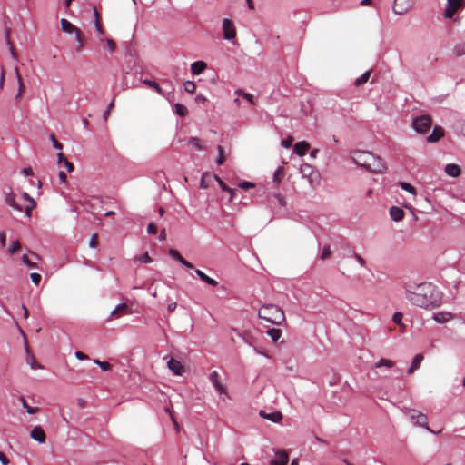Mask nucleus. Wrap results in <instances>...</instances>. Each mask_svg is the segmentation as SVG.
I'll list each match as a JSON object with an SVG mask.
<instances>
[{"mask_svg": "<svg viewBox=\"0 0 465 465\" xmlns=\"http://www.w3.org/2000/svg\"><path fill=\"white\" fill-rule=\"evenodd\" d=\"M404 297L411 304L430 310L439 307L442 302V293L437 286L430 282H405Z\"/></svg>", "mask_w": 465, "mask_h": 465, "instance_id": "nucleus-1", "label": "nucleus"}, {"mask_svg": "<svg viewBox=\"0 0 465 465\" xmlns=\"http://www.w3.org/2000/svg\"><path fill=\"white\" fill-rule=\"evenodd\" d=\"M350 158L356 165L371 173H382L387 169L383 160L371 152L355 150Z\"/></svg>", "mask_w": 465, "mask_h": 465, "instance_id": "nucleus-2", "label": "nucleus"}, {"mask_svg": "<svg viewBox=\"0 0 465 465\" xmlns=\"http://www.w3.org/2000/svg\"><path fill=\"white\" fill-rule=\"evenodd\" d=\"M258 315L261 319L275 325H281L285 322L284 312L279 306L273 304L262 306Z\"/></svg>", "mask_w": 465, "mask_h": 465, "instance_id": "nucleus-3", "label": "nucleus"}, {"mask_svg": "<svg viewBox=\"0 0 465 465\" xmlns=\"http://www.w3.org/2000/svg\"><path fill=\"white\" fill-rule=\"evenodd\" d=\"M209 380L216 392L219 394L221 401L225 402L227 399H230L227 387L222 382L221 377L216 371L210 372Z\"/></svg>", "mask_w": 465, "mask_h": 465, "instance_id": "nucleus-4", "label": "nucleus"}, {"mask_svg": "<svg viewBox=\"0 0 465 465\" xmlns=\"http://www.w3.org/2000/svg\"><path fill=\"white\" fill-rule=\"evenodd\" d=\"M406 414L411 419V420L417 425H420V427L425 428L429 432L435 433L427 423V416L423 414L420 411L408 409L406 411Z\"/></svg>", "mask_w": 465, "mask_h": 465, "instance_id": "nucleus-5", "label": "nucleus"}, {"mask_svg": "<svg viewBox=\"0 0 465 465\" xmlns=\"http://www.w3.org/2000/svg\"><path fill=\"white\" fill-rule=\"evenodd\" d=\"M431 125V118L429 115H420L413 119L412 127L419 134H425Z\"/></svg>", "mask_w": 465, "mask_h": 465, "instance_id": "nucleus-6", "label": "nucleus"}, {"mask_svg": "<svg viewBox=\"0 0 465 465\" xmlns=\"http://www.w3.org/2000/svg\"><path fill=\"white\" fill-rule=\"evenodd\" d=\"M415 5V0H394L392 11L395 15H402L409 12Z\"/></svg>", "mask_w": 465, "mask_h": 465, "instance_id": "nucleus-7", "label": "nucleus"}, {"mask_svg": "<svg viewBox=\"0 0 465 465\" xmlns=\"http://www.w3.org/2000/svg\"><path fill=\"white\" fill-rule=\"evenodd\" d=\"M223 38L232 41L236 37V29L233 22L229 18H224L222 23Z\"/></svg>", "mask_w": 465, "mask_h": 465, "instance_id": "nucleus-8", "label": "nucleus"}, {"mask_svg": "<svg viewBox=\"0 0 465 465\" xmlns=\"http://www.w3.org/2000/svg\"><path fill=\"white\" fill-rule=\"evenodd\" d=\"M464 0H447V6L444 11L446 18H452L455 13L464 6Z\"/></svg>", "mask_w": 465, "mask_h": 465, "instance_id": "nucleus-9", "label": "nucleus"}, {"mask_svg": "<svg viewBox=\"0 0 465 465\" xmlns=\"http://www.w3.org/2000/svg\"><path fill=\"white\" fill-rule=\"evenodd\" d=\"M395 365L394 361L390 360V359H386V358H381L378 361H376L374 364H373V369H374V375L377 376V377H381L382 375L379 373V371L377 370H391V368H393Z\"/></svg>", "mask_w": 465, "mask_h": 465, "instance_id": "nucleus-10", "label": "nucleus"}, {"mask_svg": "<svg viewBox=\"0 0 465 465\" xmlns=\"http://www.w3.org/2000/svg\"><path fill=\"white\" fill-rule=\"evenodd\" d=\"M167 367L173 372V374L176 376H182L185 371V369L181 361L174 358L169 359L167 361Z\"/></svg>", "mask_w": 465, "mask_h": 465, "instance_id": "nucleus-11", "label": "nucleus"}, {"mask_svg": "<svg viewBox=\"0 0 465 465\" xmlns=\"http://www.w3.org/2000/svg\"><path fill=\"white\" fill-rule=\"evenodd\" d=\"M5 202L9 206L18 212L25 211V205L21 203L22 200H20V198L16 199V196L13 193L6 194Z\"/></svg>", "mask_w": 465, "mask_h": 465, "instance_id": "nucleus-12", "label": "nucleus"}, {"mask_svg": "<svg viewBox=\"0 0 465 465\" xmlns=\"http://www.w3.org/2000/svg\"><path fill=\"white\" fill-rule=\"evenodd\" d=\"M30 437L40 444L45 443L46 439L45 430L40 426H35L32 429Z\"/></svg>", "mask_w": 465, "mask_h": 465, "instance_id": "nucleus-13", "label": "nucleus"}, {"mask_svg": "<svg viewBox=\"0 0 465 465\" xmlns=\"http://www.w3.org/2000/svg\"><path fill=\"white\" fill-rule=\"evenodd\" d=\"M289 460V456L286 451L279 450L275 452L274 458L271 460V465H286Z\"/></svg>", "mask_w": 465, "mask_h": 465, "instance_id": "nucleus-14", "label": "nucleus"}, {"mask_svg": "<svg viewBox=\"0 0 465 465\" xmlns=\"http://www.w3.org/2000/svg\"><path fill=\"white\" fill-rule=\"evenodd\" d=\"M20 200L25 201L27 203L25 205V213L27 217L31 216V212L35 206V202L29 196L27 193H24L20 197Z\"/></svg>", "mask_w": 465, "mask_h": 465, "instance_id": "nucleus-15", "label": "nucleus"}, {"mask_svg": "<svg viewBox=\"0 0 465 465\" xmlns=\"http://www.w3.org/2000/svg\"><path fill=\"white\" fill-rule=\"evenodd\" d=\"M433 320L438 323H446L453 318L451 312H437L432 316Z\"/></svg>", "mask_w": 465, "mask_h": 465, "instance_id": "nucleus-16", "label": "nucleus"}, {"mask_svg": "<svg viewBox=\"0 0 465 465\" xmlns=\"http://www.w3.org/2000/svg\"><path fill=\"white\" fill-rule=\"evenodd\" d=\"M444 136V130L441 126H435L432 133L427 137L428 143H436Z\"/></svg>", "mask_w": 465, "mask_h": 465, "instance_id": "nucleus-17", "label": "nucleus"}, {"mask_svg": "<svg viewBox=\"0 0 465 465\" xmlns=\"http://www.w3.org/2000/svg\"><path fill=\"white\" fill-rule=\"evenodd\" d=\"M61 28L64 33L67 34H77L80 29L74 25L70 21L65 18L61 19Z\"/></svg>", "mask_w": 465, "mask_h": 465, "instance_id": "nucleus-18", "label": "nucleus"}, {"mask_svg": "<svg viewBox=\"0 0 465 465\" xmlns=\"http://www.w3.org/2000/svg\"><path fill=\"white\" fill-rule=\"evenodd\" d=\"M207 67V64L203 61H196L191 64V73L193 75L201 74Z\"/></svg>", "mask_w": 465, "mask_h": 465, "instance_id": "nucleus-19", "label": "nucleus"}, {"mask_svg": "<svg viewBox=\"0 0 465 465\" xmlns=\"http://www.w3.org/2000/svg\"><path fill=\"white\" fill-rule=\"evenodd\" d=\"M121 315H127L131 314L132 312L128 311V304L126 302L119 303L111 312V316H116L119 317V314Z\"/></svg>", "mask_w": 465, "mask_h": 465, "instance_id": "nucleus-20", "label": "nucleus"}, {"mask_svg": "<svg viewBox=\"0 0 465 465\" xmlns=\"http://www.w3.org/2000/svg\"><path fill=\"white\" fill-rule=\"evenodd\" d=\"M14 71H15V78L17 80L16 84H18V90H17V94L15 95V100H19L22 97V94L25 91V86H24L23 79H22V76L20 74L18 68L15 67Z\"/></svg>", "mask_w": 465, "mask_h": 465, "instance_id": "nucleus-21", "label": "nucleus"}, {"mask_svg": "<svg viewBox=\"0 0 465 465\" xmlns=\"http://www.w3.org/2000/svg\"><path fill=\"white\" fill-rule=\"evenodd\" d=\"M309 149L310 144L306 141H302L294 145L293 152L299 156H303Z\"/></svg>", "mask_w": 465, "mask_h": 465, "instance_id": "nucleus-22", "label": "nucleus"}, {"mask_svg": "<svg viewBox=\"0 0 465 465\" xmlns=\"http://www.w3.org/2000/svg\"><path fill=\"white\" fill-rule=\"evenodd\" d=\"M390 216L395 222H400L404 217V212L398 206H392L390 208Z\"/></svg>", "mask_w": 465, "mask_h": 465, "instance_id": "nucleus-23", "label": "nucleus"}, {"mask_svg": "<svg viewBox=\"0 0 465 465\" xmlns=\"http://www.w3.org/2000/svg\"><path fill=\"white\" fill-rule=\"evenodd\" d=\"M98 42L101 45L105 46L111 54L115 52L116 45L113 39L100 37L98 38Z\"/></svg>", "mask_w": 465, "mask_h": 465, "instance_id": "nucleus-24", "label": "nucleus"}, {"mask_svg": "<svg viewBox=\"0 0 465 465\" xmlns=\"http://www.w3.org/2000/svg\"><path fill=\"white\" fill-rule=\"evenodd\" d=\"M196 275L205 283L211 286H217L218 282L211 277H209L207 274H205L203 271L196 269L195 270Z\"/></svg>", "mask_w": 465, "mask_h": 465, "instance_id": "nucleus-25", "label": "nucleus"}, {"mask_svg": "<svg viewBox=\"0 0 465 465\" xmlns=\"http://www.w3.org/2000/svg\"><path fill=\"white\" fill-rule=\"evenodd\" d=\"M445 173L450 177H458L460 174V168L455 163H449L444 168Z\"/></svg>", "mask_w": 465, "mask_h": 465, "instance_id": "nucleus-26", "label": "nucleus"}, {"mask_svg": "<svg viewBox=\"0 0 465 465\" xmlns=\"http://www.w3.org/2000/svg\"><path fill=\"white\" fill-rule=\"evenodd\" d=\"M423 361V356L421 354H417L411 364V367L408 370V373L411 374L416 370H418L421 364V361Z\"/></svg>", "mask_w": 465, "mask_h": 465, "instance_id": "nucleus-27", "label": "nucleus"}, {"mask_svg": "<svg viewBox=\"0 0 465 465\" xmlns=\"http://www.w3.org/2000/svg\"><path fill=\"white\" fill-rule=\"evenodd\" d=\"M25 351L27 353L26 362L30 365L31 369H41L42 366L35 361L34 356L30 353L29 349L27 347L25 348Z\"/></svg>", "mask_w": 465, "mask_h": 465, "instance_id": "nucleus-28", "label": "nucleus"}, {"mask_svg": "<svg viewBox=\"0 0 465 465\" xmlns=\"http://www.w3.org/2000/svg\"><path fill=\"white\" fill-rule=\"evenodd\" d=\"M313 167L311 164L304 163L300 167V173L302 176H311L313 173Z\"/></svg>", "mask_w": 465, "mask_h": 465, "instance_id": "nucleus-29", "label": "nucleus"}, {"mask_svg": "<svg viewBox=\"0 0 465 465\" xmlns=\"http://www.w3.org/2000/svg\"><path fill=\"white\" fill-rule=\"evenodd\" d=\"M267 334L272 340V341H277L282 336V331L280 329L272 328L267 331Z\"/></svg>", "mask_w": 465, "mask_h": 465, "instance_id": "nucleus-30", "label": "nucleus"}, {"mask_svg": "<svg viewBox=\"0 0 465 465\" xmlns=\"http://www.w3.org/2000/svg\"><path fill=\"white\" fill-rule=\"evenodd\" d=\"M143 84H146L147 86L154 89L157 92V94L163 95V89L159 86V84L155 81L145 79V80H143Z\"/></svg>", "mask_w": 465, "mask_h": 465, "instance_id": "nucleus-31", "label": "nucleus"}, {"mask_svg": "<svg viewBox=\"0 0 465 465\" xmlns=\"http://www.w3.org/2000/svg\"><path fill=\"white\" fill-rule=\"evenodd\" d=\"M370 75H371V71H366L365 73H363L360 77H358L355 80L354 84L356 86L362 85L363 84H365L369 80Z\"/></svg>", "mask_w": 465, "mask_h": 465, "instance_id": "nucleus-32", "label": "nucleus"}, {"mask_svg": "<svg viewBox=\"0 0 465 465\" xmlns=\"http://www.w3.org/2000/svg\"><path fill=\"white\" fill-rule=\"evenodd\" d=\"M284 176V171L282 167H278L273 173V182L279 184Z\"/></svg>", "mask_w": 465, "mask_h": 465, "instance_id": "nucleus-33", "label": "nucleus"}, {"mask_svg": "<svg viewBox=\"0 0 465 465\" xmlns=\"http://www.w3.org/2000/svg\"><path fill=\"white\" fill-rule=\"evenodd\" d=\"M272 198L276 201L277 205H279L282 208H285L287 205L285 197L281 193H274L272 195Z\"/></svg>", "mask_w": 465, "mask_h": 465, "instance_id": "nucleus-34", "label": "nucleus"}, {"mask_svg": "<svg viewBox=\"0 0 465 465\" xmlns=\"http://www.w3.org/2000/svg\"><path fill=\"white\" fill-rule=\"evenodd\" d=\"M19 401H21L22 406L26 410L27 413L34 414L38 411L37 407H30L23 396L19 398Z\"/></svg>", "mask_w": 465, "mask_h": 465, "instance_id": "nucleus-35", "label": "nucleus"}, {"mask_svg": "<svg viewBox=\"0 0 465 465\" xmlns=\"http://www.w3.org/2000/svg\"><path fill=\"white\" fill-rule=\"evenodd\" d=\"M399 185L401 188L406 192H409L410 193L415 195L416 194V189L414 186H412L411 183H405V182H400Z\"/></svg>", "mask_w": 465, "mask_h": 465, "instance_id": "nucleus-36", "label": "nucleus"}, {"mask_svg": "<svg viewBox=\"0 0 465 465\" xmlns=\"http://www.w3.org/2000/svg\"><path fill=\"white\" fill-rule=\"evenodd\" d=\"M183 87L185 92L189 94H193L196 90V85L193 81H185L183 84Z\"/></svg>", "mask_w": 465, "mask_h": 465, "instance_id": "nucleus-37", "label": "nucleus"}, {"mask_svg": "<svg viewBox=\"0 0 465 465\" xmlns=\"http://www.w3.org/2000/svg\"><path fill=\"white\" fill-rule=\"evenodd\" d=\"M21 247V244H20V242L18 240H14L10 245H9V248H8V252L13 254L15 253V252H17Z\"/></svg>", "mask_w": 465, "mask_h": 465, "instance_id": "nucleus-38", "label": "nucleus"}, {"mask_svg": "<svg viewBox=\"0 0 465 465\" xmlns=\"http://www.w3.org/2000/svg\"><path fill=\"white\" fill-rule=\"evenodd\" d=\"M175 113L180 116H184L187 114V108L181 104H175Z\"/></svg>", "mask_w": 465, "mask_h": 465, "instance_id": "nucleus-39", "label": "nucleus"}, {"mask_svg": "<svg viewBox=\"0 0 465 465\" xmlns=\"http://www.w3.org/2000/svg\"><path fill=\"white\" fill-rule=\"evenodd\" d=\"M331 255V247L329 245L324 246L322 249V252L321 253V259L326 260V259L330 258Z\"/></svg>", "mask_w": 465, "mask_h": 465, "instance_id": "nucleus-40", "label": "nucleus"}, {"mask_svg": "<svg viewBox=\"0 0 465 465\" xmlns=\"http://www.w3.org/2000/svg\"><path fill=\"white\" fill-rule=\"evenodd\" d=\"M94 364L99 366L103 371H109L111 369V364L107 361H101L99 360L94 361Z\"/></svg>", "mask_w": 465, "mask_h": 465, "instance_id": "nucleus-41", "label": "nucleus"}, {"mask_svg": "<svg viewBox=\"0 0 465 465\" xmlns=\"http://www.w3.org/2000/svg\"><path fill=\"white\" fill-rule=\"evenodd\" d=\"M169 255L175 259L176 261H178L179 262H182V260L183 259V257L179 253V252L177 250H174V249H170L169 250Z\"/></svg>", "mask_w": 465, "mask_h": 465, "instance_id": "nucleus-42", "label": "nucleus"}, {"mask_svg": "<svg viewBox=\"0 0 465 465\" xmlns=\"http://www.w3.org/2000/svg\"><path fill=\"white\" fill-rule=\"evenodd\" d=\"M217 150H218V158H217L216 163H217V164L221 165L224 162L223 149L221 145H219L217 147Z\"/></svg>", "mask_w": 465, "mask_h": 465, "instance_id": "nucleus-43", "label": "nucleus"}, {"mask_svg": "<svg viewBox=\"0 0 465 465\" xmlns=\"http://www.w3.org/2000/svg\"><path fill=\"white\" fill-rule=\"evenodd\" d=\"M402 318H403V314L400 312H394V314L392 315V321L397 324H401L402 323Z\"/></svg>", "mask_w": 465, "mask_h": 465, "instance_id": "nucleus-44", "label": "nucleus"}, {"mask_svg": "<svg viewBox=\"0 0 465 465\" xmlns=\"http://www.w3.org/2000/svg\"><path fill=\"white\" fill-rule=\"evenodd\" d=\"M189 143L191 144H193L198 150H203V147L202 146V144L200 143V140L198 138H196V137H191L189 139Z\"/></svg>", "mask_w": 465, "mask_h": 465, "instance_id": "nucleus-45", "label": "nucleus"}, {"mask_svg": "<svg viewBox=\"0 0 465 465\" xmlns=\"http://www.w3.org/2000/svg\"><path fill=\"white\" fill-rule=\"evenodd\" d=\"M94 27H95V31H96L97 35H99V38L103 37L104 31L101 25L100 21H94Z\"/></svg>", "mask_w": 465, "mask_h": 465, "instance_id": "nucleus-46", "label": "nucleus"}, {"mask_svg": "<svg viewBox=\"0 0 465 465\" xmlns=\"http://www.w3.org/2000/svg\"><path fill=\"white\" fill-rule=\"evenodd\" d=\"M30 278L32 280V282H34L35 285H38L41 282V275L39 273H36V272H33L30 274Z\"/></svg>", "mask_w": 465, "mask_h": 465, "instance_id": "nucleus-47", "label": "nucleus"}, {"mask_svg": "<svg viewBox=\"0 0 465 465\" xmlns=\"http://www.w3.org/2000/svg\"><path fill=\"white\" fill-rule=\"evenodd\" d=\"M254 186H255V184L253 183L247 182V181H244V182H242L239 183V187L242 189H244V190L254 188Z\"/></svg>", "mask_w": 465, "mask_h": 465, "instance_id": "nucleus-48", "label": "nucleus"}, {"mask_svg": "<svg viewBox=\"0 0 465 465\" xmlns=\"http://www.w3.org/2000/svg\"><path fill=\"white\" fill-rule=\"evenodd\" d=\"M22 261H23V262H24L27 267H29V268H35V267H36L35 263V262H31V261L29 260V258L27 257V255H25V254H24V255L22 256Z\"/></svg>", "mask_w": 465, "mask_h": 465, "instance_id": "nucleus-49", "label": "nucleus"}, {"mask_svg": "<svg viewBox=\"0 0 465 465\" xmlns=\"http://www.w3.org/2000/svg\"><path fill=\"white\" fill-rule=\"evenodd\" d=\"M139 262H143V263H150L152 262V259L151 257L149 256L148 252H145L143 254H142L139 258H138Z\"/></svg>", "mask_w": 465, "mask_h": 465, "instance_id": "nucleus-50", "label": "nucleus"}, {"mask_svg": "<svg viewBox=\"0 0 465 465\" xmlns=\"http://www.w3.org/2000/svg\"><path fill=\"white\" fill-rule=\"evenodd\" d=\"M292 142H293V138L290 136L287 139H283L281 142V144L284 148H290L292 146Z\"/></svg>", "mask_w": 465, "mask_h": 465, "instance_id": "nucleus-51", "label": "nucleus"}, {"mask_svg": "<svg viewBox=\"0 0 465 465\" xmlns=\"http://www.w3.org/2000/svg\"><path fill=\"white\" fill-rule=\"evenodd\" d=\"M51 138V141L53 143V145L54 148H56L57 150H62L63 149V146L62 144L55 139L54 135V134H51L50 136Z\"/></svg>", "mask_w": 465, "mask_h": 465, "instance_id": "nucleus-52", "label": "nucleus"}, {"mask_svg": "<svg viewBox=\"0 0 465 465\" xmlns=\"http://www.w3.org/2000/svg\"><path fill=\"white\" fill-rule=\"evenodd\" d=\"M216 180H217V182H218V183H219V185H220V187H221V189L223 191L230 192L231 194L232 195V189L228 188L226 186V184L220 178L216 177Z\"/></svg>", "mask_w": 465, "mask_h": 465, "instance_id": "nucleus-53", "label": "nucleus"}, {"mask_svg": "<svg viewBox=\"0 0 465 465\" xmlns=\"http://www.w3.org/2000/svg\"><path fill=\"white\" fill-rule=\"evenodd\" d=\"M75 39L77 41V44H78V47L79 48H82L84 45V43L82 39V33H81V30L75 34Z\"/></svg>", "mask_w": 465, "mask_h": 465, "instance_id": "nucleus-54", "label": "nucleus"}, {"mask_svg": "<svg viewBox=\"0 0 465 465\" xmlns=\"http://www.w3.org/2000/svg\"><path fill=\"white\" fill-rule=\"evenodd\" d=\"M157 232V227L153 223H149L147 226V232L150 234H155Z\"/></svg>", "mask_w": 465, "mask_h": 465, "instance_id": "nucleus-55", "label": "nucleus"}, {"mask_svg": "<svg viewBox=\"0 0 465 465\" xmlns=\"http://www.w3.org/2000/svg\"><path fill=\"white\" fill-rule=\"evenodd\" d=\"M6 42H7V45H9L10 53H11L12 57L16 59L17 58L16 52H15V48L13 47L12 43L10 42L9 39H7Z\"/></svg>", "mask_w": 465, "mask_h": 465, "instance_id": "nucleus-56", "label": "nucleus"}, {"mask_svg": "<svg viewBox=\"0 0 465 465\" xmlns=\"http://www.w3.org/2000/svg\"><path fill=\"white\" fill-rule=\"evenodd\" d=\"M4 82H5V69L3 66H1V72H0V89L4 88Z\"/></svg>", "mask_w": 465, "mask_h": 465, "instance_id": "nucleus-57", "label": "nucleus"}, {"mask_svg": "<svg viewBox=\"0 0 465 465\" xmlns=\"http://www.w3.org/2000/svg\"><path fill=\"white\" fill-rule=\"evenodd\" d=\"M243 98H245L252 104H255V100L252 94L245 93Z\"/></svg>", "mask_w": 465, "mask_h": 465, "instance_id": "nucleus-58", "label": "nucleus"}, {"mask_svg": "<svg viewBox=\"0 0 465 465\" xmlns=\"http://www.w3.org/2000/svg\"><path fill=\"white\" fill-rule=\"evenodd\" d=\"M96 238H97V235L96 234H94L90 241H89V246L92 247V248H94L96 247V244H97V241H96Z\"/></svg>", "mask_w": 465, "mask_h": 465, "instance_id": "nucleus-59", "label": "nucleus"}, {"mask_svg": "<svg viewBox=\"0 0 465 465\" xmlns=\"http://www.w3.org/2000/svg\"><path fill=\"white\" fill-rule=\"evenodd\" d=\"M6 234L5 232H0V244L2 247L5 246Z\"/></svg>", "mask_w": 465, "mask_h": 465, "instance_id": "nucleus-60", "label": "nucleus"}, {"mask_svg": "<svg viewBox=\"0 0 465 465\" xmlns=\"http://www.w3.org/2000/svg\"><path fill=\"white\" fill-rule=\"evenodd\" d=\"M0 462L3 465H7L9 463V460L5 456L3 452L0 451Z\"/></svg>", "mask_w": 465, "mask_h": 465, "instance_id": "nucleus-61", "label": "nucleus"}, {"mask_svg": "<svg viewBox=\"0 0 465 465\" xmlns=\"http://www.w3.org/2000/svg\"><path fill=\"white\" fill-rule=\"evenodd\" d=\"M75 357L80 361L88 359V356L81 351H76Z\"/></svg>", "mask_w": 465, "mask_h": 465, "instance_id": "nucleus-62", "label": "nucleus"}, {"mask_svg": "<svg viewBox=\"0 0 465 465\" xmlns=\"http://www.w3.org/2000/svg\"><path fill=\"white\" fill-rule=\"evenodd\" d=\"M180 263L183 264L187 269L193 268V265L191 262H189L188 261H186L184 258L182 260V262Z\"/></svg>", "mask_w": 465, "mask_h": 465, "instance_id": "nucleus-63", "label": "nucleus"}, {"mask_svg": "<svg viewBox=\"0 0 465 465\" xmlns=\"http://www.w3.org/2000/svg\"><path fill=\"white\" fill-rule=\"evenodd\" d=\"M64 165L69 173L74 170V164L72 163H70L69 161L64 160Z\"/></svg>", "mask_w": 465, "mask_h": 465, "instance_id": "nucleus-64", "label": "nucleus"}]
</instances>
